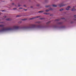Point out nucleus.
<instances>
[{
    "instance_id": "c756f323",
    "label": "nucleus",
    "mask_w": 76,
    "mask_h": 76,
    "mask_svg": "<svg viewBox=\"0 0 76 76\" xmlns=\"http://www.w3.org/2000/svg\"><path fill=\"white\" fill-rule=\"evenodd\" d=\"M12 4H13V5L14 4V3H12Z\"/></svg>"
},
{
    "instance_id": "c9c22d12",
    "label": "nucleus",
    "mask_w": 76,
    "mask_h": 76,
    "mask_svg": "<svg viewBox=\"0 0 76 76\" xmlns=\"http://www.w3.org/2000/svg\"><path fill=\"white\" fill-rule=\"evenodd\" d=\"M2 12H4V10H2Z\"/></svg>"
},
{
    "instance_id": "a878e982",
    "label": "nucleus",
    "mask_w": 76,
    "mask_h": 76,
    "mask_svg": "<svg viewBox=\"0 0 76 76\" xmlns=\"http://www.w3.org/2000/svg\"><path fill=\"white\" fill-rule=\"evenodd\" d=\"M4 18H6V16H4Z\"/></svg>"
},
{
    "instance_id": "473e14b6",
    "label": "nucleus",
    "mask_w": 76,
    "mask_h": 76,
    "mask_svg": "<svg viewBox=\"0 0 76 76\" xmlns=\"http://www.w3.org/2000/svg\"><path fill=\"white\" fill-rule=\"evenodd\" d=\"M22 9V8H20L19 9Z\"/></svg>"
},
{
    "instance_id": "e433bc0d",
    "label": "nucleus",
    "mask_w": 76,
    "mask_h": 76,
    "mask_svg": "<svg viewBox=\"0 0 76 76\" xmlns=\"http://www.w3.org/2000/svg\"><path fill=\"white\" fill-rule=\"evenodd\" d=\"M1 13H0V15H1Z\"/></svg>"
},
{
    "instance_id": "f3484780",
    "label": "nucleus",
    "mask_w": 76,
    "mask_h": 76,
    "mask_svg": "<svg viewBox=\"0 0 76 76\" xmlns=\"http://www.w3.org/2000/svg\"><path fill=\"white\" fill-rule=\"evenodd\" d=\"M26 19H22V20H26Z\"/></svg>"
},
{
    "instance_id": "4be33fe9",
    "label": "nucleus",
    "mask_w": 76,
    "mask_h": 76,
    "mask_svg": "<svg viewBox=\"0 0 76 76\" xmlns=\"http://www.w3.org/2000/svg\"><path fill=\"white\" fill-rule=\"evenodd\" d=\"M74 18H76V15H75L74 16Z\"/></svg>"
},
{
    "instance_id": "39448f33",
    "label": "nucleus",
    "mask_w": 76,
    "mask_h": 76,
    "mask_svg": "<svg viewBox=\"0 0 76 76\" xmlns=\"http://www.w3.org/2000/svg\"><path fill=\"white\" fill-rule=\"evenodd\" d=\"M37 28H44V27H43V26L40 25V26H38L37 27Z\"/></svg>"
},
{
    "instance_id": "ddd939ff",
    "label": "nucleus",
    "mask_w": 76,
    "mask_h": 76,
    "mask_svg": "<svg viewBox=\"0 0 76 76\" xmlns=\"http://www.w3.org/2000/svg\"><path fill=\"white\" fill-rule=\"evenodd\" d=\"M43 11H41L39 12V13H42L43 12Z\"/></svg>"
},
{
    "instance_id": "f704fd0d",
    "label": "nucleus",
    "mask_w": 76,
    "mask_h": 76,
    "mask_svg": "<svg viewBox=\"0 0 76 76\" xmlns=\"http://www.w3.org/2000/svg\"><path fill=\"white\" fill-rule=\"evenodd\" d=\"M73 8H75V7H73Z\"/></svg>"
},
{
    "instance_id": "dca6fc26",
    "label": "nucleus",
    "mask_w": 76,
    "mask_h": 76,
    "mask_svg": "<svg viewBox=\"0 0 76 76\" xmlns=\"http://www.w3.org/2000/svg\"><path fill=\"white\" fill-rule=\"evenodd\" d=\"M44 15H48V13H44Z\"/></svg>"
},
{
    "instance_id": "72a5a7b5",
    "label": "nucleus",
    "mask_w": 76,
    "mask_h": 76,
    "mask_svg": "<svg viewBox=\"0 0 76 76\" xmlns=\"http://www.w3.org/2000/svg\"><path fill=\"white\" fill-rule=\"evenodd\" d=\"M62 19H64V18H62Z\"/></svg>"
},
{
    "instance_id": "5701e85b",
    "label": "nucleus",
    "mask_w": 76,
    "mask_h": 76,
    "mask_svg": "<svg viewBox=\"0 0 76 76\" xmlns=\"http://www.w3.org/2000/svg\"><path fill=\"white\" fill-rule=\"evenodd\" d=\"M59 20L58 19H57V20H56V21H58Z\"/></svg>"
},
{
    "instance_id": "f8f14e48",
    "label": "nucleus",
    "mask_w": 76,
    "mask_h": 76,
    "mask_svg": "<svg viewBox=\"0 0 76 76\" xmlns=\"http://www.w3.org/2000/svg\"><path fill=\"white\" fill-rule=\"evenodd\" d=\"M52 6L53 7H57V5H52Z\"/></svg>"
},
{
    "instance_id": "4468645a",
    "label": "nucleus",
    "mask_w": 76,
    "mask_h": 76,
    "mask_svg": "<svg viewBox=\"0 0 76 76\" xmlns=\"http://www.w3.org/2000/svg\"><path fill=\"white\" fill-rule=\"evenodd\" d=\"M58 25H61V24H62V22H60V23H58Z\"/></svg>"
},
{
    "instance_id": "0eeeda50",
    "label": "nucleus",
    "mask_w": 76,
    "mask_h": 76,
    "mask_svg": "<svg viewBox=\"0 0 76 76\" xmlns=\"http://www.w3.org/2000/svg\"><path fill=\"white\" fill-rule=\"evenodd\" d=\"M70 8V6H68L67 8H66V10H69Z\"/></svg>"
},
{
    "instance_id": "2eb2a0df",
    "label": "nucleus",
    "mask_w": 76,
    "mask_h": 76,
    "mask_svg": "<svg viewBox=\"0 0 76 76\" xmlns=\"http://www.w3.org/2000/svg\"><path fill=\"white\" fill-rule=\"evenodd\" d=\"M50 23V21H49L48 23H47V24L48 25V24H49V23Z\"/></svg>"
},
{
    "instance_id": "f257e3e1",
    "label": "nucleus",
    "mask_w": 76,
    "mask_h": 76,
    "mask_svg": "<svg viewBox=\"0 0 76 76\" xmlns=\"http://www.w3.org/2000/svg\"><path fill=\"white\" fill-rule=\"evenodd\" d=\"M0 27H2V28L0 30V32L7 31H12L14 29H18L19 28V26H14L12 28H4V25H0Z\"/></svg>"
},
{
    "instance_id": "9d476101",
    "label": "nucleus",
    "mask_w": 76,
    "mask_h": 76,
    "mask_svg": "<svg viewBox=\"0 0 76 76\" xmlns=\"http://www.w3.org/2000/svg\"><path fill=\"white\" fill-rule=\"evenodd\" d=\"M41 22L40 21H38L36 22V23H38V24H39Z\"/></svg>"
},
{
    "instance_id": "bb28decb",
    "label": "nucleus",
    "mask_w": 76,
    "mask_h": 76,
    "mask_svg": "<svg viewBox=\"0 0 76 76\" xmlns=\"http://www.w3.org/2000/svg\"><path fill=\"white\" fill-rule=\"evenodd\" d=\"M24 7H26V5H24Z\"/></svg>"
},
{
    "instance_id": "412c9836",
    "label": "nucleus",
    "mask_w": 76,
    "mask_h": 76,
    "mask_svg": "<svg viewBox=\"0 0 76 76\" xmlns=\"http://www.w3.org/2000/svg\"><path fill=\"white\" fill-rule=\"evenodd\" d=\"M16 17H20V15H17V16H16Z\"/></svg>"
},
{
    "instance_id": "4c0bfd02",
    "label": "nucleus",
    "mask_w": 76,
    "mask_h": 76,
    "mask_svg": "<svg viewBox=\"0 0 76 76\" xmlns=\"http://www.w3.org/2000/svg\"><path fill=\"white\" fill-rule=\"evenodd\" d=\"M31 8L32 7H31Z\"/></svg>"
},
{
    "instance_id": "6ab92c4d",
    "label": "nucleus",
    "mask_w": 76,
    "mask_h": 76,
    "mask_svg": "<svg viewBox=\"0 0 76 76\" xmlns=\"http://www.w3.org/2000/svg\"><path fill=\"white\" fill-rule=\"evenodd\" d=\"M64 9H61L60 10V11H62V10H63Z\"/></svg>"
},
{
    "instance_id": "f03ea898",
    "label": "nucleus",
    "mask_w": 76,
    "mask_h": 76,
    "mask_svg": "<svg viewBox=\"0 0 76 76\" xmlns=\"http://www.w3.org/2000/svg\"><path fill=\"white\" fill-rule=\"evenodd\" d=\"M39 17H40L39 16H37L35 17H33L32 18H30L29 19L30 20H32V19H34L35 18H39Z\"/></svg>"
},
{
    "instance_id": "cd10ccee",
    "label": "nucleus",
    "mask_w": 76,
    "mask_h": 76,
    "mask_svg": "<svg viewBox=\"0 0 76 76\" xmlns=\"http://www.w3.org/2000/svg\"><path fill=\"white\" fill-rule=\"evenodd\" d=\"M26 10H26L24 9V10H25V11H26V10Z\"/></svg>"
},
{
    "instance_id": "aec40b11",
    "label": "nucleus",
    "mask_w": 76,
    "mask_h": 76,
    "mask_svg": "<svg viewBox=\"0 0 76 76\" xmlns=\"http://www.w3.org/2000/svg\"><path fill=\"white\" fill-rule=\"evenodd\" d=\"M40 19L42 20V19H44V18H40Z\"/></svg>"
},
{
    "instance_id": "20e7f679",
    "label": "nucleus",
    "mask_w": 76,
    "mask_h": 76,
    "mask_svg": "<svg viewBox=\"0 0 76 76\" xmlns=\"http://www.w3.org/2000/svg\"><path fill=\"white\" fill-rule=\"evenodd\" d=\"M53 8H50L49 10H45L46 12H49V11H50V10H53Z\"/></svg>"
},
{
    "instance_id": "2f4dec72",
    "label": "nucleus",
    "mask_w": 76,
    "mask_h": 76,
    "mask_svg": "<svg viewBox=\"0 0 76 76\" xmlns=\"http://www.w3.org/2000/svg\"><path fill=\"white\" fill-rule=\"evenodd\" d=\"M20 6V5H18L19 7Z\"/></svg>"
},
{
    "instance_id": "1a4fd4ad",
    "label": "nucleus",
    "mask_w": 76,
    "mask_h": 76,
    "mask_svg": "<svg viewBox=\"0 0 76 76\" xmlns=\"http://www.w3.org/2000/svg\"><path fill=\"white\" fill-rule=\"evenodd\" d=\"M71 10L72 11H76V9H72Z\"/></svg>"
},
{
    "instance_id": "c85d7f7f",
    "label": "nucleus",
    "mask_w": 76,
    "mask_h": 76,
    "mask_svg": "<svg viewBox=\"0 0 76 76\" xmlns=\"http://www.w3.org/2000/svg\"><path fill=\"white\" fill-rule=\"evenodd\" d=\"M50 16H53V15H52V14L50 15Z\"/></svg>"
},
{
    "instance_id": "393cba45",
    "label": "nucleus",
    "mask_w": 76,
    "mask_h": 76,
    "mask_svg": "<svg viewBox=\"0 0 76 76\" xmlns=\"http://www.w3.org/2000/svg\"><path fill=\"white\" fill-rule=\"evenodd\" d=\"M16 9V8H14V10H15Z\"/></svg>"
},
{
    "instance_id": "423d86ee",
    "label": "nucleus",
    "mask_w": 76,
    "mask_h": 76,
    "mask_svg": "<svg viewBox=\"0 0 76 76\" xmlns=\"http://www.w3.org/2000/svg\"><path fill=\"white\" fill-rule=\"evenodd\" d=\"M64 5L63 4H61L59 5V7H62V6H64Z\"/></svg>"
},
{
    "instance_id": "9b49d317",
    "label": "nucleus",
    "mask_w": 76,
    "mask_h": 76,
    "mask_svg": "<svg viewBox=\"0 0 76 76\" xmlns=\"http://www.w3.org/2000/svg\"><path fill=\"white\" fill-rule=\"evenodd\" d=\"M6 20H11V19L10 18H8L6 19Z\"/></svg>"
},
{
    "instance_id": "b1692460",
    "label": "nucleus",
    "mask_w": 76,
    "mask_h": 76,
    "mask_svg": "<svg viewBox=\"0 0 76 76\" xmlns=\"http://www.w3.org/2000/svg\"><path fill=\"white\" fill-rule=\"evenodd\" d=\"M37 6H39V4H37Z\"/></svg>"
},
{
    "instance_id": "6e6552de",
    "label": "nucleus",
    "mask_w": 76,
    "mask_h": 76,
    "mask_svg": "<svg viewBox=\"0 0 76 76\" xmlns=\"http://www.w3.org/2000/svg\"><path fill=\"white\" fill-rule=\"evenodd\" d=\"M31 28L30 27H23V28H24L25 29H29V28Z\"/></svg>"
},
{
    "instance_id": "a211bd4d",
    "label": "nucleus",
    "mask_w": 76,
    "mask_h": 76,
    "mask_svg": "<svg viewBox=\"0 0 76 76\" xmlns=\"http://www.w3.org/2000/svg\"><path fill=\"white\" fill-rule=\"evenodd\" d=\"M50 5H48L45 6L46 7H50Z\"/></svg>"
},
{
    "instance_id": "7c9ffc66",
    "label": "nucleus",
    "mask_w": 76,
    "mask_h": 76,
    "mask_svg": "<svg viewBox=\"0 0 76 76\" xmlns=\"http://www.w3.org/2000/svg\"><path fill=\"white\" fill-rule=\"evenodd\" d=\"M74 20H76V19H74Z\"/></svg>"
},
{
    "instance_id": "7ed1b4c3",
    "label": "nucleus",
    "mask_w": 76,
    "mask_h": 76,
    "mask_svg": "<svg viewBox=\"0 0 76 76\" xmlns=\"http://www.w3.org/2000/svg\"><path fill=\"white\" fill-rule=\"evenodd\" d=\"M29 25L31 26L32 28H36V25L34 24H30Z\"/></svg>"
}]
</instances>
